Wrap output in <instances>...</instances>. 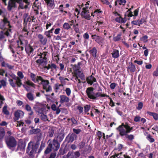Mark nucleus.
<instances>
[{
  "instance_id": "9b49d317",
  "label": "nucleus",
  "mask_w": 158,
  "mask_h": 158,
  "mask_svg": "<svg viewBox=\"0 0 158 158\" xmlns=\"http://www.w3.org/2000/svg\"><path fill=\"white\" fill-rule=\"evenodd\" d=\"M2 2L5 3L6 5H7L6 1L7 0H2ZM15 2H17L16 0H10L8 3V9L10 10H11L12 7L15 6Z\"/></svg>"
},
{
  "instance_id": "8fccbe9b",
  "label": "nucleus",
  "mask_w": 158,
  "mask_h": 158,
  "mask_svg": "<svg viewBox=\"0 0 158 158\" xmlns=\"http://www.w3.org/2000/svg\"><path fill=\"white\" fill-rule=\"evenodd\" d=\"M2 66L7 67L9 69H11L12 68L11 66L9 65L8 64L4 62L2 63Z\"/></svg>"
},
{
  "instance_id": "9d476101",
  "label": "nucleus",
  "mask_w": 158,
  "mask_h": 158,
  "mask_svg": "<svg viewBox=\"0 0 158 158\" xmlns=\"http://www.w3.org/2000/svg\"><path fill=\"white\" fill-rule=\"evenodd\" d=\"M6 142L8 146L10 148L14 147L16 144V141L12 137H10L6 139Z\"/></svg>"
},
{
  "instance_id": "473e14b6",
  "label": "nucleus",
  "mask_w": 158,
  "mask_h": 158,
  "mask_svg": "<svg viewBox=\"0 0 158 158\" xmlns=\"http://www.w3.org/2000/svg\"><path fill=\"white\" fill-rule=\"evenodd\" d=\"M63 27L64 29L68 30L71 28L69 24L67 23H65L63 25Z\"/></svg>"
},
{
  "instance_id": "5fc2aeb1",
  "label": "nucleus",
  "mask_w": 158,
  "mask_h": 158,
  "mask_svg": "<svg viewBox=\"0 0 158 158\" xmlns=\"http://www.w3.org/2000/svg\"><path fill=\"white\" fill-rule=\"evenodd\" d=\"M5 99L3 96L0 94V106L2 105L3 103V102L4 100Z\"/></svg>"
},
{
  "instance_id": "1a4fd4ad",
  "label": "nucleus",
  "mask_w": 158,
  "mask_h": 158,
  "mask_svg": "<svg viewBox=\"0 0 158 158\" xmlns=\"http://www.w3.org/2000/svg\"><path fill=\"white\" fill-rule=\"evenodd\" d=\"M74 74L75 76L76 81L79 83H81V81L78 77H80L82 80L85 79L84 76L82 73L78 69L75 71Z\"/></svg>"
},
{
  "instance_id": "603ef678",
  "label": "nucleus",
  "mask_w": 158,
  "mask_h": 158,
  "mask_svg": "<svg viewBox=\"0 0 158 158\" xmlns=\"http://www.w3.org/2000/svg\"><path fill=\"white\" fill-rule=\"evenodd\" d=\"M61 29L60 28H56L54 32V34L57 35L59 34L60 32Z\"/></svg>"
},
{
  "instance_id": "58836bf2",
  "label": "nucleus",
  "mask_w": 158,
  "mask_h": 158,
  "mask_svg": "<svg viewBox=\"0 0 158 158\" xmlns=\"http://www.w3.org/2000/svg\"><path fill=\"white\" fill-rule=\"evenodd\" d=\"M122 153H120L115 154L111 156V158H123L122 157H120V155Z\"/></svg>"
},
{
  "instance_id": "a211bd4d",
  "label": "nucleus",
  "mask_w": 158,
  "mask_h": 158,
  "mask_svg": "<svg viewBox=\"0 0 158 158\" xmlns=\"http://www.w3.org/2000/svg\"><path fill=\"white\" fill-rule=\"evenodd\" d=\"M24 2L27 4V5H26L24 6L23 4H22L23 2L22 0H16V1L17 3H19V7L21 9H23L24 8H27L28 5L29 4V3L28 2L27 0H23Z\"/></svg>"
},
{
  "instance_id": "423d86ee",
  "label": "nucleus",
  "mask_w": 158,
  "mask_h": 158,
  "mask_svg": "<svg viewBox=\"0 0 158 158\" xmlns=\"http://www.w3.org/2000/svg\"><path fill=\"white\" fill-rule=\"evenodd\" d=\"M133 129L132 127H131L128 124H124L122 123L119 126L117 130L119 132V133L121 136L126 135L127 134L130 133Z\"/></svg>"
},
{
  "instance_id": "ddd939ff",
  "label": "nucleus",
  "mask_w": 158,
  "mask_h": 158,
  "mask_svg": "<svg viewBox=\"0 0 158 158\" xmlns=\"http://www.w3.org/2000/svg\"><path fill=\"white\" fill-rule=\"evenodd\" d=\"M24 88L27 91H29L30 90L28 86H32L35 88V85L31 81H26L25 84L23 85Z\"/></svg>"
},
{
  "instance_id": "6e6552de",
  "label": "nucleus",
  "mask_w": 158,
  "mask_h": 158,
  "mask_svg": "<svg viewBox=\"0 0 158 158\" xmlns=\"http://www.w3.org/2000/svg\"><path fill=\"white\" fill-rule=\"evenodd\" d=\"M38 82L39 84H41L42 85L43 89L46 90L47 92H49L52 89L49 85V81L47 80L43 79L42 77L41 79Z\"/></svg>"
},
{
  "instance_id": "f8f14e48",
  "label": "nucleus",
  "mask_w": 158,
  "mask_h": 158,
  "mask_svg": "<svg viewBox=\"0 0 158 158\" xmlns=\"http://www.w3.org/2000/svg\"><path fill=\"white\" fill-rule=\"evenodd\" d=\"M24 112L20 110H17L14 113L15 119L18 120L19 118H23L24 115Z\"/></svg>"
},
{
  "instance_id": "f3484780",
  "label": "nucleus",
  "mask_w": 158,
  "mask_h": 158,
  "mask_svg": "<svg viewBox=\"0 0 158 158\" xmlns=\"http://www.w3.org/2000/svg\"><path fill=\"white\" fill-rule=\"evenodd\" d=\"M60 102L61 103H67L69 102V99L64 95H61L60 96Z\"/></svg>"
},
{
  "instance_id": "09e8293b",
  "label": "nucleus",
  "mask_w": 158,
  "mask_h": 158,
  "mask_svg": "<svg viewBox=\"0 0 158 158\" xmlns=\"http://www.w3.org/2000/svg\"><path fill=\"white\" fill-rule=\"evenodd\" d=\"M53 24V22H52L48 21L46 26V29H48L49 27H50Z\"/></svg>"
},
{
  "instance_id": "4c0bfd02",
  "label": "nucleus",
  "mask_w": 158,
  "mask_h": 158,
  "mask_svg": "<svg viewBox=\"0 0 158 158\" xmlns=\"http://www.w3.org/2000/svg\"><path fill=\"white\" fill-rule=\"evenodd\" d=\"M131 9L130 8L127 11L126 16L128 17H131L133 16L132 14V12L131 11Z\"/></svg>"
},
{
  "instance_id": "de8ad7c7",
  "label": "nucleus",
  "mask_w": 158,
  "mask_h": 158,
  "mask_svg": "<svg viewBox=\"0 0 158 158\" xmlns=\"http://www.w3.org/2000/svg\"><path fill=\"white\" fill-rule=\"evenodd\" d=\"M120 34H118L116 36L113 37V40L115 41H116L119 40L121 38Z\"/></svg>"
},
{
  "instance_id": "c03bdc74",
  "label": "nucleus",
  "mask_w": 158,
  "mask_h": 158,
  "mask_svg": "<svg viewBox=\"0 0 158 158\" xmlns=\"http://www.w3.org/2000/svg\"><path fill=\"white\" fill-rule=\"evenodd\" d=\"M52 33L49 30L45 31L44 33V35L48 38H51V34Z\"/></svg>"
},
{
  "instance_id": "79ce46f5",
  "label": "nucleus",
  "mask_w": 158,
  "mask_h": 158,
  "mask_svg": "<svg viewBox=\"0 0 158 158\" xmlns=\"http://www.w3.org/2000/svg\"><path fill=\"white\" fill-rule=\"evenodd\" d=\"M101 11H99V10H95L94 13L92 12L91 13V16H94L95 15H98V14L101 13Z\"/></svg>"
},
{
  "instance_id": "2eb2a0df",
  "label": "nucleus",
  "mask_w": 158,
  "mask_h": 158,
  "mask_svg": "<svg viewBox=\"0 0 158 158\" xmlns=\"http://www.w3.org/2000/svg\"><path fill=\"white\" fill-rule=\"evenodd\" d=\"M10 76L15 81L16 85L18 87H20L22 85L21 80H20L18 77L16 76V75L14 74H11Z\"/></svg>"
},
{
  "instance_id": "680f3d73",
  "label": "nucleus",
  "mask_w": 158,
  "mask_h": 158,
  "mask_svg": "<svg viewBox=\"0 0 158 158\" xmlns=\"http://www.w3.org/2000/svg\"><path fill=\"white\" fill-rule=\"evenodd\" d=\"M141 117L139 116H137L135 117L134 120L135 122H137L139 121L140 120Z\"/></svg>"
},
{
  "instance_id": "e2e57ef3",
  "label": "nucleus",
  "mask_w": 158,
  "mask_h": 158,
  "mask_svg": "<svg viewBox=\"0 0 158 158\" xmlns=\"http://www.w3.org/2000/svg\"><path fill=\"white\" fill-rule=\"evenodd\" d=\"M54 134L53 131L52 130H51L49 131L48 133V135L50 137H52L53 136Z\"/></svg>"
},
{
  "instance_id": "0e129e2a",
  "label": "nucleus",
  "mask_w": 158,
  "mask_h": 158,
  "mask_svg": "<svg viewBox=\"0 0 158 158\" xmlns=\"http://www.w3.org/2000/svg\"><path fill=\"white\" fill-rule=\"evenodd\" d=\"M75 158H78L80 156V153L78 152H76L74 153Z\"/></svg>"
},
{
  "instance_id": "052dcab7",
  "label": "nucleus",
  "mask_w": 158,
  "mask_h": 158,
  "mask_svg": "<svg viewBox=\"0 0 158 158\" xmlns=\"http://www.w3.org/2000/svg\"><path fill=\"white\" fill-rule=\"evenodd\" d=\"M116 84L114 83H111L110 85V87L112 89H114L115 87Z\"/></svg>"
},
{
  "instance_id": "774afa93",
  "label": "nucleus",
  "mask_w": 158,
  "mask_h": 158,
  "mask_svg": "<svg viewBox=\"0 0 158 158\" xmlns=\"http://www.w3.org/2000/svg\"><path fill=\"white\" fill-rule=\"evenodd\" d=\"M56 155V154L55 153H52L49 158H55Z\"/></svg>"
},
{
  "instance_id": "338daca9",
  "label": "nucleus",
  "mask_w": 158,
  "mask_h": 158,
  "mask_svg": "<svg viewBox=\"0 0 158 158\" xmlns=\"http://www.w3.org/2000/svg\"><path fill=\"white\" fill-rule=\"evenodd\" d=\"M63 6L62 5H60L59 7V10L61 12H63L64 11L63 9Z\"/></svg>"
},
{
  "instance_id": "6ab92c4d",
  "label": "nucleus",
  "mask_w": 158,
  "mask_h": 158,
  "mask_svg": "<svg viewBox=\"0 0 158 158\" xmlns=\"http://www.w3.org/2000/svg\"><path fill=\"white\" fill-rule=\"evenodd\" d=\"M39 40L40 42L43 45L46 44L47 41V39L45 37H44L41 34H39L38 36Z\"/></svg>"
},
{
  "instance_id": "cd10ccee",
  "label": "nucleus",
  "mask_w": 158,
  "mask_h": 158,
  "mask_svg": "<svg viewBox=\"0 0 158 158\" xmlns=\"http://www.w3.org/2000/svg\"><path fill=\"white\" fill-rule=\"evenodd\" d=\"M25 109L27 111L29 112L28 114L29 115H31L33 114V112L31 110V107L29 105L27 104L26 105Z\"/></svg>"
},
{
  "instance_id": "a18cd8bd",
  "label": "nucleus",
  "mask_w": 158,
  "mask_h": 158,
  "mask_svg": "<svg viewBox=\"0 0 158 158\" xmlns=\"http://www.w3.org/2000/svg\"><path fill=\"white\" fill-rule=\"evenodd\" d=\"M9 81L10 83V85L12 86L13 87H15L16 86V82H14L13 81V80L11 79H9Z\"/></svg>"
},
{
  "instance_id": "c9c22d12",
  "label": "nucleus",
  "mask_w": 158,
  "mask_h": 158,
  "mask_svg": "<svg viewBox=\"0 0 158 158\" xmlns=\"http://www.w3.org/2000/svg\"><path fill=\"white\" fill-rule=\"evenodd\" d=\"M103 40V39L102 38L98 36V37H97V38L95 40V41L98 44H101L102 43Z\"/></svg>"
},
{
  "instance_id": "a19ab883",
  "label": "nucleus",
  "mask_w": 158,
  "mask_h": 158,
  "mask_svg": "<svg viewBox=\"0 0 158 158\" xmlns=\"http://www.w3.org/2000/svg\"><path fill=\"white\" fill-rule=\"evenodd\" d=\"M17 75L18 77L20 80L23 79L24 77V75L20 71H19L17 73Z\"/></svg>"
},
{
  "instance_id": "aec40b11",
  "label": "nucleus",
  "mask_w": 158,
  "mask_h": 158,
  "mask_svg": "<svg viewBox=\"0 0 158 158\" xmlns=\"http://www.w3.org/2000/svg\"><path fill=\"white\" fill-rule=\"evenodd\" d=\"M47 4V6L51 8H53L55 6L54 1L53 0H44Z\"/></svg>"
},
{
  "instance_id": "72a5a7b5",
  "label": "nucleus",
  "mask_w": 158,
  "mask_h": 158,
  "mask_svg": "<svg viewBox=\"0 0 158 158\" xmlns=\"http://www.w3.org/2000/svg\"><path fill=\"white\" fill-rule=\"evenodd\" d=\"M5 135L4 129L2 128H0V139H2Z\"/></svg>"
},
{
  "instance_id": "f03ea898",
  "label": "nucleus",
  "mask_w": 158,
  "mask_h": 158,
  "mask_svg": "<svg viewBox=\"0 0 158 158\" xmlns=\"http://www.w3.org/2000/svg\"><path fill=\"white\" fill-rule=\"evenodd\" d=\"M47 52H44L43 53H40L37 56V58H39L36 60V62L39 64V67L41 69L43 68H46L47 69L54 68L56 69V66L54 64H49L48 66H47V60L46 55Z\"/></svg>"
},
{
  "instance_id": "dca6fc26",
  "label": "nucleus",
  "mask_w": 158,
  "mask_h": 158,
  "mask_svg": "<svg viewBox=\"0 0 158 158\" xmlns=\"http://www.w3.org/2000/svg\"><path fill=\"white\" fill-rule=\"evenodd\" d=\"M30 77L31 78V80L35 83H38L39 82L40 80L41 79V77L40 76H36L34 74L31 73L30 74Z\"/></svg>"
},
{
  "instance_id": "4468645a",
  "label": "nucleus",
  "mask_w": 158,
  "mask_h": 158,
  "mask_svg": "<svg viewBox=\"0 0 158 158\" xmlns=\"http://www.w3.org/2000/svg\"><path fill=\"white\" fill-rule=\"evenodd\" d=\"M31 142L29 143L27 151V152H29V153L30 155H31L32 154L35 152L36 151V148L35 146H33L32 147L31 146Z\"/></svg>"
},
{
  "instance_id": "3c124183",
  "label": "nucleus",
  "mask_w": 158,
  "mask_h": 158,
  "mask_svg": "<svg viewBox=\"0 0 158 158\" xmlns=\"http://www.w3.org/2000/svg\"><path fill=\"white\" fill-rule=\"evenodd\" d=\"M17 43L18 45V47H21L22 48V50H23V47L22 46H21V45H23L22 42L21 41H18L17 42Z\"/></svg>"
},
{
  "instance_id": "c756f323",
  "label": "nucleus",
  "mask_w": 158,
  "mask_h": 158,
  "mask_svg": "<svg viewBox=\"0 0 158 158\" xmlns=\"http://www.w3.org/2000/svg\"><path fill=\"white\" fill-rule=\"evenodd\" d=\"M40 130L39 129H35L30 130L29 133L30 134H35L39 133L40 131Z\"/></svg>"
},
{
  "instance_id": "2f4dec72",
  "label": "nucleus",
  "mask_w": 158,
  "mask_h": 158,
  "mask_svg": "<svg viewBox=\"0 0 158 158\" xmlns=\"http://www.w3.org/2000/svg\"><path fill=\"white\" fill-rule=\"evenodd\" d=\"M2 112L4 114L6 115L9 114V112L7 110V106H5L3 107L2 109Z\"/></svg>"
},
{
  "instance_id": "bb28decb",
  "label": "nucleus",
  "mask_w": 158,
  "mask_h": 158,
  "mask_svg": "<svg viewBox=\"0 0 158 158\" xmlns=\"http://www.w3.org/2000/svg\"><path fill=\"white\" fill-rule=\"evenodd\" d=\"M57 140L59 141H61L64 138V135L62 133H59L57 135Z\"/></svg>"
},
{
  "instance_id": "4be33fe9",
  "label": "nucleus",
  "mask_w": 158,
  "mask_h": 158,
  "mask_svg": "<svg viewBox=\"0 0 158 158\" xmlns=\"http://www.w3.org/2000/svg\"><path fill=\"white\" fill-rule=\"evenodd\" d=\"M135 67L132 63H130L128 67L127 70L131 72H134L135 70Z\"/></svg>"
},
{
  "instance_id": "5701e85b",
  "label": "nucleus",
  "mask_w": 158,
  "mask_h": 158,
  "mask_svg": "<svg viewBox=\"0 0 158 158\" xmlns=\"http://www.w3.org/2000/svg\"><path fill=\"white\" fill-rule=\"evenodd\" d=\"M144 20L143 19H141L140 20H135L131 22V24L134 25H140V24L143 23Z\"/></svg>"
},
{
  "instance_id": "ea45409f",
  "label": "nucleus",
  "mask_w": 158,
  "mask_h": 158,
  "mask_svg": "<svg viewBox=\"0 0 158 158\" xmlns=\"http://www.w3.org/2000/svg\"><path fill=\"white\" fill-rule=\"evenodd\" d=\"M76 137L77 136L75 134H72L69 138V141L70 142L73 141L74 139L76 138Z\"/></svg>"
},
{
  "instance_id": "49530a36",
  "label": "nucleus",
  "mask_w": 158,
  "mask_h": 158,
  "mask_svg": "<svg viewBox=\"0 0 158 158\" xmlns=\"http://www.w3.org/2000/svg\"><path fill=\"white\" fill-rule=\"evenodd\" d=\"M147 139L151 143L153 142L154 141V139L152 138V136L150 135H148L147 136Z\"/></svg>"
},
{
  "instance_id": "39448f33",
  "label": "nucleus",
  "mask_w": 158,
  "mask_h": 158,
  "mask_svg": "<svg viewBox=\"0 0 158 158\" xmlns=\"http://www.w3.org/2000/svg\"><path fill=\"white\" fill-rule=\"evenodd\" d=\"M48 142L49 143L48 147L45 151V153L48 154L52 151H56L59 149L60 144L57 141L54 139L52 141H50V142L49 141Z\"/></svg>"
},
{
  "instance_id": "b1692460",
  "label": "nucleus",
  "mask_w": 158,
  "mask_h": 158,
  "mask_svg": "<svg viewBox=\"0 0 158 158\" xmlns=\"http://www.w3.org/2000/svg\"><path fill=\"white\" fill-rule=\"evenodd\" d=\"M115 21L118 23H124L126 22V19L125 18H123L120 16L118 17H117L115 19Z\"/></svg>"
},
{
  "instance_id": "bf43d9fd",
  "label": "nucleus",
  "mask_w": 158,
  "mask_h": 158,
  "mask_svg": "<svg viewBox=\"0 0 158 158\" xmlns=\"http://www.w3.org/2000/svg\"><path fill=\"white\" fill-rule=\"evenodd\" d=\"M24 124V122L22 121L17 122V127H21L23 126Z\"/></svg>"
},
{
  "instance_id": "6e6d98bb",
  "label": "nucleus",
  "mask_w": 158,
  "mask_h": 158,
  "mask_svg": "<svg viewBox=\"0 0 158 158\" xmlns=\"http://www.w3.org/2000/svg\"><path fill=\"white\" fill-rule=\"evenodd\" d=\"M66 93L68 96H69L71 93V90L70 88H67L65 90Z\"/></svg>"
},
{
  "instance_id": "7c9ffc66",
  "label": "nucleus",
  "mask_w": 158,
  "mask_h": 158,
  "mask_svg": "<svg viewBox=\"0 0 158 158\" xmlns=\"http://www.w3.org/2000/svg\"><path fill=\"white\" fill-rule=\"evenodd\" d=\"M25 50L28 53L31 52L33 50V48L30 46H28L25 48Z\"/></svg>"
},
{
  "instance_id": "f704fd0d",
  "label": "nucleus",
  "mask_w": 158,
  "mask_h": 158,
  "mask_svg": "<svg viewBox=\"0 0 158 158\" xmlns=\"http://www.w3.org/2000/svg\"><path fill=\"white\" fill-rule=\"evenodd\" d=\"M148 36L147 35H144L140 38V40L144 43H147L148 41Z\"/></svg>"
},
{
  "instance_id": "a878e982",
  "label": "nucleus",
  "mask_w": 158,
  "mask_h": 158,
  "mask_svg": "<svg viewBox=\"0 0 158 158\" xmlns=\"http://www.w3.org/2000/svg\"><path fill=\"white\" fill-rule=\"evenodd\" d=\"M112 57L114 58H117L119 56V52L118 50H114L112 53Z\"/></svg>"
},
{
  "instance_id": "37998d69",
  "label": "nucleus",
  "mask_w": 158,
  "mask_h": 158,
  "mask_svg": "<svg viewBox=\"0 0 158 158\" xmlns=\"http://www.w3.org/2000/svg\"><path fill=\"white\" fill-rule=\"evenodd\" d=\"M27 97L30 100H32L34 99L33 95L31 93H28L27 95Z\"/></svg>"
},
{
  "instance_id": "412c9836",
  "label": "nucleus",
  "mask_w": 158,
  "mask_h": 158,
  "mask_svg": "<svg viewBox=\"0 0 158 158\" xmlns=\"http://www.w3.org/2000/svg\"><path fill=\"white\" fill-rule=\"evenodd\" d=\"M87 81L88 83L91 85L94 82H96V79L91 75L87 78Z\"/></svg>"
},
{
  "instance_id": "393cba45",
  "label": "nucleus",
  "mask_w": 158,
  "mask_h": 158,
  "mask_svg": "<svg viewBox=\"0 0 158 158\" xmlns=\"http://www.w3.org/2000/svg\"><path fill=\"white\" fill-rule=\"evenodd\" d=\"M147 113L150 116H152L154 119L156 120L158 119V114L156 113L148 111Z\"/></svg>"
},
{
  "instance_id": "13d9d810",
  "label": "nucleus",
  "mask_w": 158,
  "mask_h": 158,
  "mask_svg": "<svg viewBox=\"0 0 158 158\" xmlns=\"http://www.w3.org/2000/svg\"><path fill=\"white\" fill-rule=\"evenodd\" d=\"M85 111V112H88L90 108V106L89 105H86L84 107Z\"/></svg>"
},
{
  "instance_id": "864d4df0",
  "label": "nucleus",
  "mask_w": 158,
  "mask_h": 158,
  "mask_svg": "<svg viewBox=\"0 0 158 158\" xmlns=\"http://www.w3.org/2000/svg\"><path fill=\"white\" fill-rule=\"evenodd\" d=\"M143 103L142 102H140L138 104V106L137 107V109L139 110H140L143 107Z\"/></svg>"
},
{
  "instance_id": "0eeeda50",
  "label": "nucleus",
  "mask_w": 158,
  "mask_h": 158,
  "mask_svg": "<svg viewBox=\"0 0 158 158\" xmlns=\"http://www.w3.org/2000/svg\"><path fill=\"white\" fill-rule=\"evenodd\" d=\"M86 92L89 98L92 99H95L99 97H109V96L106 94H101L100 93L95 94L93 91V89L92 88H89L86 90Z\"/></svg>"
},
{
  "instance_id": "c85d7f7f",
  "label": "nucleus",
  "mask_w": 158,
  "mask_h": 158,
  "mask_svg": "<svg viewBox=\"0 0 158 158\" xmlns=\"http://www.w3.org/2000/svg\"><path fill=\"white\" fill-rule=\"evenodd\" d=\"M90 52L91 55L94 57L96 56V53L97 50L95 48H93L90 51Z\"/></svg>"
},
{
  "instance_id": "69168bd1",
  "label": "nucleus",
  "mask_w": 158,
  "mask_h": 158,
  "mask_svg": "<svg viewBox=\"0 0 158 158\" xmlns=\"http://www.w3.org/2000/svg\"><path fill=\"white\" fill-rule=\"evenodd\" d=\"M126 137L130 140H132L134 139V136L132 135H127V136Z\"/></svg>"
},
{
  "instance_id": "7ed1b4c3",
  "label": "nucleus",
  "mask_w": 158,
  "mask_h": 158,
  "mask_svg": "<svg viewBox=\"0 0 158 158\" xmlns=\"http://www.w3.org/2000/svg\"><path fill=\"white\" fill-rule=\"evenodd\" d=\"M47 107L48 109H50L49 106H47L46 105L42 104L39 103H36L35 106L34 107L36 112H37L39 114H40L41 119L45 121H48L47 117L46 115L44 114L45 112L46 109Z\"/></svg>"
},
{
  "instance_id": "f257e3e1",
  "label": "nucleus",
  "mask_w": 158,
  "mask_h": 158,
  "mask_svg": "<svg viewBox=\"0 0 158 158\" xmlns=\"http://www.w3.org/2000/svg\"><path fill=\"white\" fill-rule=\"evenodd\" d=\"M11 26L7 18L4 17L0 23V39L3 38L5 35L10 36L12 33Z\"/></svg>"
},
{
  "instance_id": "e433bc0d",
  "label": "nucleus",
  "mask_w": 158,
  "mask_h": 158,
  "mask_svg": "<svg viewBox=\"0 0 158 158\" xmlns=\"http://www.w3.org/2000/svg\"><path fill=\"white\" fill-rule=\"evenodd\" d=\"M97 135L98 137H99V139H100L103 136V138L104 139H105V134L104 133H102L101 132L98 131L97 133Z\"/></svg>"
},
{
  "instance_id": "20e7f679",
  "label": "nucleus",
  "mask_w": 158,
  "mask_h": 158,
  "mask_svg": "<svg viewBox=\"0 0 158 158\" xmlns=\"http://www.w3.org/2000/svg\"><path fill=\"white\" fill-rule=\"evenodd\" d=\"M90 2V1H89L85 5V6L82 8V11L81 13V15L82 18L89 20L87 23H91L93 22V21L90 18V14L88 10V6L89 5Z\"/></svg>"
},
{
  "instance_id": "4d7b16f0",
  "label": "nucleus",
  "mask_w": 158,
  "mask_h": 158,
  "mask_svg": "<svg viewBox=\"0 0 158 158\" xmlns=\"http://www.w3.org/2000/svg\"><path fill=\"white\" fill-rule=\"evenodd\" d=\"M153 76H158V67H157L156 70L154 71L153 73Z\"/></svg>"
}]
</instances>
